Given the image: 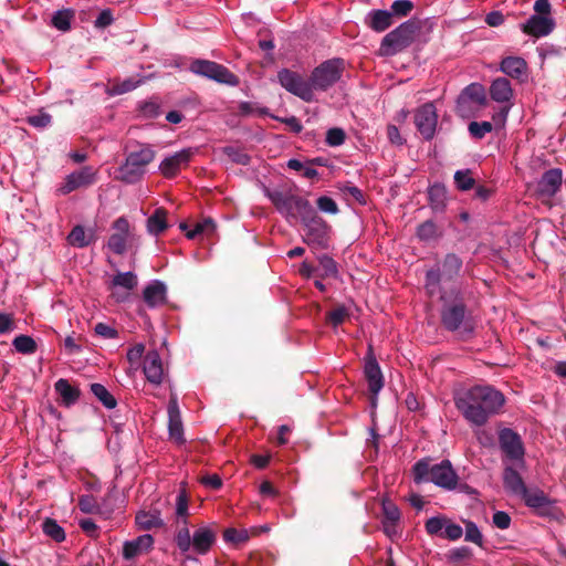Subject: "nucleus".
Wrapping results in <instances>:
<instances>
[{
  "mask_svg": "<svg viewBox=\"0 0 566 566\" xmlns=\"http://www.w3.org/2000/svg\"><path fill=\"white\" fill-rule=\"evenodd\" d=\"M75 17V11L73 9H62L57 10L51 20L52 25L62 32H67L71 30V22Z\"/></svg>",
  "mask_w": 566,
  "mask_h": 566,
  "instance_id": "obj_35",
  "label": "nucleus"
},
{
  "mask_svg": "<svg viewBox=\"0 0 566 566\" xmlns=\"http://www.w3.org/2000/svg\"><path fill=\"white\" fill-rule=\"evenodd\" d=\"M415 9V4L410 0H396L390 6V13L392 18L396 19H402L408 17L411 11Z\"/></svg>",
  "mask_w": 566,
  "mask_h": 566,
  "instance_id": "obj_41",
  "label": "nucleus"
},
{
  "mask_svg": "<svg viewBox=\"0 0 566 566\" xmlns=\"http://www.w3.org/2000/svg\"><path fill=\"white\" fill-rule=\"evenodd\" d=\"M490 95L495 102H510L513 96V90L510 81L505 77L495 78L490 86Z\"/></svg>",
  "mask_w": 566,
  "mask_h": 566,
  "instance_id": "obj_29",
  "label": "nucleus"
},
{
  "mask_svg": "<svg viewBox=\"0 0 566 566\" xmlns=\"http://www.w3.org/2000/svg\"><path fill=\"white\" fill-rule=\"evenodd\" d=\"M96 181V170L91 166H84L80 170L67 175L64 182L57 188L60 195H69L72 191L88 187Z\"/></svg>",
  "mask_w": 566,
  "mask_h": 566,
  "instance_id": "obj_13",
  "label": "nucleus"
},
{
  "mask_svg": "<svg viewBox=\"0 0 566 566\" xmlns=\"http://www.w3.org/2000/svg\"><path fill=\"white\" fill-rule=\"evenodd\" d=\"M272 118L287 125L290 127V129L295 134L301 133L303 129V126H302L300 119L295 116L285 117V118H282L279 116H272Z\"/></svg>",
  "mask_w": 566,
  "mask_h": 566,
  "instance_id": "obj_59",
  "label": "nucleus"
},
{
  "mask_svg": "<svg viewBox=\"0 0 566 566\" xmlns=\"http://www.w3.org/2000/svg\"><path fill=\"white\" fill-rule=\"evenodd\" d=\"M463 535V530L459 524L453 523L450 518L444 527V532L441 537L449 541H458Z\"/></svg>",
  "mask_w": 566,
  "mask_h": 566,
  "instance_id": "obj_54",
  "label": "nucleus"
},
{
  "mask_svg": "<svg viewBox=\"0 0 566 566\" xmlns=\"http://www.w3.org/2000/svg\"><path fill=\"white\" fill-rule=\"evenodd\" d=\"M463 266L462 259L455 253H448L437 268L430 269L426 273L424 287L429 295H434L441 286H448L447 283L453 282L460 274Z\"/></svg>",
  "mask_w": 566,
  "mask_h": 566,
  "instance_id": "obj_4",
  "label": "nucleus"
},
{
  "mask_svg": "<svg viewBox=\"0 0 566 566\" xmlns=\"http://www.w3.org/2000/svg\"><path fill=\"white\" fill-rule=\"evenodd\" d=\"M155 150L146 144H138L136 149H132L118 168L116 179L125 184H135L139 181L146 172V167L155 159Z\"/></svg>",
  "mask_w": 566,
  "mask_h": 566,
  "instance_id": "obj_3",
  "label": "nucleus"
},
{
  "mask_svg": "<svg viewBox=\"0 0 566 566\" xmlns=\"http://www.w3.org/2000/svg\"><path fill=\"white\" fill-rule=\"evenodd\" d=\"M268 197L276 210L287 218L301 219L313 208L307 199L292 193L272 191L268 193Z\"/></svg>",
  "mask_w": 566,
  "mask_h": 566,
  "instance_id": "obj_9",
  "label": "nucleus"
},
{
  "mask_svg": "<svg viewBox=\"0 0 566 566\" xmlns=\"http://www.w3.org/2000/svg\"><path fill=\"white\" fill-rule=\"evenodd\" d=\"M13 346L17 352L22 354H32L36 350L35 340L28 335H19L13 339Z\"/></svg>",
  "mask_w": 566,
  "mask_h": 566,
  "instance_id": "obj_42",
  "label": "nucleus"
},
{
  "mask_svg": "<svg viewBox=\"0 0 566 566\" xmlns=\"http://www.w3.org/2000/svg\"><path fill=\"white\" fill-rule=\"evenodd\" d=\"M563 172L559 168L545 171L537 182L536 192L541 198H552L560 189Z\"/></svg>",
  "mask_w": 566,
  "mask_h": 566,
  "instance_id": "obj_17",
  "label": "nucleus"
},
{
  "mask_svg": "<svg viewBox=\"0 0 566 566\" xmlns=\"http://www.w3.org/2000/svg\"><path fill=\"white\" fill-rule=\"evenodd\" d=\"M525 501L526 505L536 510H545L549 505L548 499L542 491H528L522 492L520 495Z\"/></svg>",
  "mask_w": 566,
  "mask_h": 566,
  "instance_id": "obj_36",
  "label": "nucleus"
},
{
  "mask_svg": "<svg viewBox=\"0 0 566 566\" xmlns=\"http://www.w3.org/2000/svg\"><path fill=\"white\" fill-rule=\"evenodd\" d=\"M382 512H384V515H385V521L384 522H387V523H390V524H396L399 521V518H400V511H399V509L397 507V505H395L390 501H384L382 502Z\"/></svg>",
  "mask_w": 566,
  "mask_h": 566,
  "instance_id": "obj_50",
  "label": "nucleus"
},
{
  "mask_svg": "<svg viewBox=\"0 0 566 566\" xmlns=\"http://www.w3.org/2000/svg\"><path fill=\"white\" fill-rule=\"evenodd\" d=\"M144 374L154 385H160L164 369L159 354L156 350L147 353L144 358Z\"/></svg>",
  "mask_w": 566,
  "mask_h": 566,
  "instance_id": "obj_21",
  "label": "nucleus"
},
{
  "mask_svg": "<svg viewBox=\"0 0 566 566\" xmlns=\"http://www.w3.org/2000/svg\"><path fill=\"white\" fill-rule=\"evenodd\" d=\"M80 397V391H60L59 402L65 407L74 405Z\"/></svg>",
  "mask_w": 566,
  "mask_h": 566,
  "instance_id": "obj_62",
  "label": "nucleus"
},
{
  "mask_svg": "<svg viewBox=\"0 0 566 566\" xmlns=\"http://www.w3.org/2000/svg\"><path fill=\"white\" fill-rule=\"evenodd\" d=\"M113 285L133 290L137 285V276L133 272L117 273L113 277Z\"/></svg>",
  "mask_w": 566,
  "mask_h": 566,
  "instance_id": "obj_47",
  "label": "nucleus"
},
{
  "mask_svg": "<svg viewBox=\"0 0 566 566\" xmlns=\"http://www.w3.org/2000/svg\"><path fill=\"white\" fill-rule=\"evenodd\" d=\"M492 522H493L494 526H496L497 528L506 530L511 525V517L504 511H496L493 514Z\"/></svg>",
  "mask_w": 566,
  "mask_h": 566,
  "instance_id": "obj_57",
  "label": "nucleus"
},
{
  "mask_svg": "<svg viewBox=\"0 0 566 566\" xmlns=\"http://www.w3.org/2000/svg\"><path fill=\"white\" fill-rule=\"evenodd\" d=\"M468 130L473 138L482 139L493 130V124L491 122H471Z\"/></svg>",
  "mask_w": 566,
  "mask_h": 566,
  "instance_id": "obj_43",
  "label": "nucleus"
},
{
  "mask_svg": "<svg viewBox=\"0 0 566 566\" xmlns=\"http://www.w3.org/2000/svg\"><path fill=\"white\" fill-rule=\"evenodd\" d=\"M29 125L35 128H45L52 122V116L45 112L40 111L38 114L27 118Z\"/></svg>",
  "mask_w": 566,
  "mask_h": 566,
  "instance_id": "obj_51",
  "label": "nucleus"
},
{
  "mask_svg": "<svg viewBox=\"0 0 566 566\" xmlns=\"http://www.w3.org/2000/svg\"><path fill=\"white\" fill-rule=\"evenodd\" d=\"M485 99L484 87L481 84L472 83L468 85L458 97L457 108L459 112H462L469 102L483 105Z\"/></svg>",
  "mask_w": 566,
  "mask_h": 566,
  "instance_id": "obj_25",
  "label": "nucleus"
},
{
  "mask_svg": "<svg viewBox=\"0 0 566 566\" xmlns=\"http://www.w3.org/2000/svg\"><path fill=\"white\" fill-rule=\"evenodd\" d=\"M193 154L191 148H187L166 157L159 165L160 172L166 178L175 177L181 168L188 166Z\"/></svg>",
  "mask_w": 566,
  "mask_h": 566,
  "instance_id": "obj_16",
  "label": "nucleus"
},
{
  "mask_svg": "<svg viewBox=\"0 0 566 566\" xmlns=\"http://www.w3.org/2000/svg\"><path fill=\"white\" fill-rule=\"evenodd\" d=\"M154 544V538L149 534L138 536L133 541H127L123 546V556L126 559H133L147 553Z\"/></svg>",
  "mask_w": 566,
  "mask_h": 566,
  "instance_id": "obj_22",
  "label": "nucleus"
},
{
  "mask_svg": "<svg viewBox=\"0 0 566 566\" xmlns=\"http://www.w3.org/2000/svg\"><path fill=\"white\" fill-rule=\"evenodd\" d=\"M345 71V61L342 57H333L322 62L310 75L312 93L325 92L336 84Z\"/></svg>",
  "mask_w": 566,
  "mask_h": 566,
  "instance_id": "obj_7",
  "label": "nucleus"
},
{
  "mask_svg": "<svg viewBox=\"0 0 566 566\" xmlns=\"http://www.w3.org/2000/svg\"><path fill=\"white\" fill-rule=\"evenodd\" d=\"M428 481L446 490H453L458 483V475L449 461H442L430 468Z\"/></svg>",
  "mask_w": 566,
  "mask_h": 566,
  "instance_id": "obj_15",
  "label": "nucleus"
},
{
  "mask_svg": "<svg viewBox=\"0 0 566 566\" xmlns=\"http://www.w3.org/2000/svg\"><path fill=\"white\" fill-rule=\"evenodd\" d=\"M503 481L505 489L516 495H521L522 492H525V484L518 474L517 471H515L512 468H506L503 473Z\"/></svg>",
  "mask_w": 566,
  "mask_h": 566,
  "instance_id": "obj_32",
  "label": "nucleus"
},
{
  "mask_svg": "<svg viewBox=\"0 0 566 566\" xmlns=\"http://www.w3.org/2000/svg\"><path fill=\"white\" fill-rule=\"evenodd\" d=\"M440 323L448 332H460L472 334L474 323L472 311L469 307L470 295L460 284L452 283L450 286L439 289Z\"/></svg>",
  "mask_w": 566,
  "mask_h": 566,
  "instance_id": "obj_1",
  "label": "nucleus"
},
{
  "mask_svg": "<svg viewBox=\"0 0 566 566\" xmlns=\"http://www.w3.org/2000/svg\"><path fill=\"white\" fill-rule=\"evenodd\" d=\"M300 220L305 231L303 241L312 248L326 249L331 230L329 224L318 216L314 208L310 209Z\"/></svg>",
  "mask_w": 566,
  "mask_h": 566,
  "instance_id": "obj_8",
  "label": "nucleus"
},
{
  "mask_svg": "<svg viewBox=\"0 0 566 566\" xmlns=\"http://www.w3.org/2000/svg\"><path fill=\"white\" fill-rule=\"evenodd\" d=\"M430 468L431 467L428 461H418L413 467L415 481L417 483L428 481V478L430 476Z\"/></svg>",
  "mask_w": 566,
  "mask_h": 566,
  "instance_id": "obj_52",
  "label": "nucleus"
},
{
  "mask_svg": "<svg viewBox=\"0 0 566 566\" xmlns=\"http://www.w3.org/2000/svg\"><path fill=\"white\" fill-rule=\"evenodd\" d=\"M463 523L465 526V541L482 546L483 535L478 525L469 520H464Z\"/></svg>",
  "mask_w": 566,
  "mask_h": 566,
  "instance_id": "obj_45",
  "label": "nucleus"
},
{
  "mask_svg": "<svg viewBox=\"0 0 566 566\" xmlns=\"http://www.w3.org/2000/svg\"><path fill=\"white\" fill-rule=\"evenodd\" d=\"M277 80L282 87L293 95L300 97L305 102H312L314 94L310 84V78L306 81L296 72L289 69H282L277 73Z\"/></svg>",
  "mask_w": 566,
  "mask_h": 566,
  "instance_id": "obj_11",
  "label": "nucleus"
},
{
  "mask_svg": "<svg viewBox=\"0 0 566 566\" xmlns=\"http://www.w3.org/2000/svg\"><path fill=\"white\" fill-rule=\"evenodd\" d=\"M167 214V210L163 207L155 209L153 214L148 217L146 223L149 234L159 235L168 229Z\"/></svg>",
  "mask_w": 566,
  "mask_h": 566,
  "instance_id": "obj_28",
  "label": "nucleus"
},
{
  "mask_svg": "<svg viewBox=\"0 0 566 566\" xmlns=\"http://www.w3.org/2000/svg\"><path fill=\"white\" fill-rule=\"evenodd\" d=\"M94 332L96 335L106 339L116 338L118 336V332L105 323H97L94 327Z\"/></svg>",
  "mask_w": 566,
  "mask_h": 566,
  "instance_id": "obj_56",
  "label": "nucleus"
},
{
  "mask_svg": "<svg viewBox=\"0 0 566 566\" xmlns=\"http://www.w3.org/2000/svg\"><path fill=\"white\" fill-rule=\"evenodd\" d=\"M499 443L507 457L516 460L522 459L524 454V448L518 433L512 429L504 428L499 432Z\"/></svg>",
  "mask_w": 566,
  "mask_h": 566,
  "instance_id": "obj_18",
  "label": "nucleus"
},
{
  "mask_svg": "<svg viewBox=\"0 0 566 566\" xmlns=\"http://www.w3.org/2000/svg\"><path fill=\"white\" fill-rule=\"evenodd\" d=\"M346 139V134L343 128H329L326 133V144L331 147L340 146Z\"/></svg>",
  "mask_w": 566,
  "mask_h": 566,
  "instance_id": "obj_49",
  "label": "nucleus"
},
{
  "mask_svg": "<svg viewBox=\"0 0 566 566\" xmlns=\"http://www.w3.org/2000/svg\"><path fill=\"white\" fill-rule=\"evenodd\" d=\"M189 70L197 75L205 76L221 84L231 86H237L239 84L237 75L230 72L222 64L213 61L201 59L193 60L189 65Z\"/></svg>",
  "mask_w": 566,
  "mask_h": 566,
  "instance_id": "obj_10",
  "label": "nucleus"
},
{
  "mask_svg": "<svg viewBox=\"0 0 566 566\" xmlns=\"http://www.w3.org/2000/svg\"><path fill=\"white\" fill-rule=\"evenodd\" d=\"M317 208L326 213L336 214L338 212V206L336 201L327 196H322L316 201Z\"/></svg>",
  "mask_w": 566,
  "mask_h": 566,
  "instance_id": "obj_55",
  "label": "nucleus"
},
{
  "mask_svg": "<svg viewBox=\"0 0 566 566\" xmlns=\"http://www.w3.org/2000/svg\"><path fill=\"white\" fill-rule=\"evenodd\" d=\"M216 230V223L211 218H207L201 222H197L195 226V232L199 233H212Z\"/></svg>",
  "mask_w": 566,
  "mask_h": 566,
  "instance_id": "obj_63",
  "label": "nucleus"
},
{
  "mask_svg": "<svg viewBox=\"0 0 566 566\" xmlns=\"http://www.w3.org/2000/svg\"><path fill=\"white\" fill-rule=\"evenodd\" d=\"M430 207L434 212H442L446 208L447 189L443 185L436 184L428 190Z\"/></svg>",
  "mask_w": 566,
  "mask_h": 566,
  "instance_id": "obj_33",
  "label": "nucleus"
},
{
  "mask_svg": "<svg viewBox=\"0 0 566 566\" xmlns=\"http://www.w3.org/2000/svg\"><path fill=\"white\" fill-rule=\"evenodd\" d=\"M417 237L420 241L430 242L442 238L443 230L432 220H426L417 227Z\"/></svg>",
  "mask_w": 566,
  "mask_h": 566,
  "instance_id": "obj_30",
  "label": "nucleus"
},
{
  "mask_svg": "<svg viewBox=\"0 0 566 566\" xmlns=\"http://www.w3.org/2000/svg\"><path fill=\"white\" fill-rule=\"evenodd\" d=\"M454 400L464 418L475 426H482L505 401L502 391H457Z\"/></svg>",
  "mask_w": 566,
  "mask_h": 566,
  "instance_id": "obj_2",
  "label": "nucleus"
},
{
  "mask_svg": "<svg viewBox=\"0 0 566 566\" xmlns=\"http://www.w3.org/2000/svg\"><path fill=\"white\" fill-rule=\"evenodd\" d=\"M438 123V115L433 103H426L415 114V124L418 132L427 140L433 138Z\"/></svg>",
  "mask_w": 566,
  "mask_h": 566,
  "instance_id": "obj_14",
  "label": "nucleus"
},
{
  "mask_svg": "<svg viewBox=\"0 0 566 566\" xmlns=\"http://www.w3.org/2000/svg\"><path fill=\"white\" fill-rule=\"evenodd\" d=\"M136 523L142 530H150L163 526V520L159 511H142L136 515Z\"/></svg>",
  "mask_w": 566,
  "mask_h": 566,
  "instance_id": "obj_34",
  "label": "nucleus"
},
{
  "mask_svg": "<svg viewBox=\"0 0 566 566\" xmlns=\"http://www.w3.org/2000/svg\"><path fill=\"white\" fill-rule=\"evenodd\" d=\"M555 21L546 15H531L528 20L521 25V30L531 36L543 38L553 32Z\"/></svg>",
  "mask_w": 566,
  "mask_h": 566,
  "instance_id": "obj_19",
  "label": "nucleus"
},
{
  "mask_svg": "<svg viewBox=\"0 0 566 566\" xmlns=\"http://www.w3.org/2000/svg\"><path fill=\"white\" fill-rule=\"evenodd\" d=\"M217 533L208 525L197 528L192 536L188 527H182L176 535V544L178 548L186 553L192 549L199 555L207 554L216 542Z\"/></svg>",
  "mask_w": 566,
  "mask_h": 566,
  "instance_id": "obj_6",
  "label": "nucleus"
},
{
  "mask_svg": "<svg viewBox=\"0 0 566 566\" xmlns=\"http://www.w3.org/2000/svg\"><path fill=\"white\" fill-rule=\"evenodd\" d=\"M321 269L323 270V273L321 274V277H333L336 279L338 276V268L335 260L327 255L322 254L317 258Z\"/></svg>",
  "mask_w": 566,
  "mask_h": 566,
  "instance_id": "obj_40",
  "label": "nucleus"
},
{
  "mask_svg": "<svg viewBox=\"0 0 566 566\" xmlns=\"http://www.w3.org/2000/svg\"><path fill=\"white\" fill-rule=\"evenodd\" d=\"M97 399L108 409L116 407V398L112 395V391H93Z\"/></svg>",
  "mask_w": 566,
  "mask_h": 566,
  "instance_id": "obj_60",
  "label": "nucleus"
},
{
  "mask_svg": "<svg viewBox=\"0 0 566 566\" xmlns=\"http://www.w3.org/2000/svg\"><path fill=\"white\" fill-rule=\"evenodd\" d=\"M94 231L90 230L86 232L82 226H75L67 237L69 243L76 248L88 247L94 241Z\"/></svg>",
  "mask_w": 566,
  "mask_h": 566,
  "instance_id": "obj_31",
  "label": "nucleus"
},
{
  "mask_svg": "<svg viewBox=\"0 0 566 566\" xmlns=\"http://www.w3.org/2000/svg\"><path fill=\"white\" fill-rule=\"evenodd\" d=\"M500 69L512 78L522 80L527 75V63L520 56H507L502 60Z\"/></svg>",
  "mask_w": 566,
  "mask_h": 566,
  "instance_id": "obj_26",
  "label": "nucleus"
},
{
  "mask_svg": "<svg viewBox=\"0 0 566 566\" xmlns=\"http://www.w3.org/2000/svg\"><path fill=\"white\" fill-rule=\"evenodd\" d=\"M349 317V311L345 305H337L326 313V323L333 327L342 325Z\"/></svg>",
  "mask_w": 566,
  "mask_h": 566,
  "instance_id": "obj_38",
  "label": "nucleus"
},
{
  "mask_svg": "<svg viewBox=\"0 0 566 566\" xmlns=\"http://www.w3.org/2000/svg\"><path fill=\"white\" fill-rule=\"evenodd\" d=\"M455 188L460 191H468L475 187V179L470 169L457 170L453 176Z\"/></svg>",
  "mask_w": 566,
  "mask_h": 566,
  "instance_id": "obj_37",
  "label": "nucleus"
},
{
  "mask_svg": "<svg viewBox=\"0 0 566 566\" xmlns=\"http://www.w3.org/2000/svg\"><path fill=\"white\" fill-rule=\"evenodd\" d=\"M420 31V23L410 19L387 33L380 43L379 54L392 56L403 51L415 41L416 34Z\"/></svg>",
  "mask_w": 566,
  "mask_h": 566,
  "instance_id": "obj_5",
  "label": "nucleus"
},
{
  "mask_svg": "<svg viewBox=\"0 0 566 566\" xmlns=\"http://www.w3.org/2000/svg\"><path fill=\"white\" fill-rule=\"evenodd\" d=\"M112 229L114 232L108 238L107 247L115 254L123 255L134 239L129 221L125 217H119L113 222Z\"/></svg>",
  "mask_w": 566,
  "mask_h": 566,
  "instance_id": "obj_12",
  "label": "nucleus"
},
{
  "mask_svg": "<svg viewBox=\"0 0 566 566\" xmlns=\"http://www.w3.org/2000/svg\"><path fill=\"white\" fill-rule=\"evenodd\" d=\"M449 518L446 515H437L427 520L426 531L432 536H442Z\"/></svg>",
  "mask_w": 566,
  "mask_h": 566,
  "instance_id": "obj_39",
  "label": "nucleus"
},
{
  "mask_svg": "<svg viewBox=\"0 0 566 566\" xmlns=\"http://www.w3.org/2000/svg\"><path fill=\"white\" fill-rule=\"evenodd\" d=\"M176 514L180 517H185L188 514V499L185 491L177 495Z\"/></svg>",
  "mask_w": 566,
  "mask_h": 566,
  "instance_id": "obj_58",
  "label": "nucleus"
},
{
  "mask_svg": "<svg viewBox=\"0 0 566 566\" xmlns=\"http://www.w3.org/2000/svg\"><path fill=\"white\" fill-rule=\"evenodd\" d=\"M43 532L55 542H63L65 539L64 530L54 520H45L43 523Z\"/></svg>",
  "mask_w": 566,
  "mask_h": 566,
  "instance_id": "obj_44",
  "label": "nucleus"
},
{
  "mask_svg": "<svg viewBox=\"0 0 566 566\" xmlns=\"http://www.w3.org/2000/svg\"><path fill=\"white\" fill-rule=\"evenodd\" d=\"M248 538L249 534L245 530L238 531L235 528H227L223 533V539L233 545L244 543Z\"/></svg>",
  "mask_w": 566,
  "mask_h": 566,
  "instance_id": "obj_48",
  "label": "nucleus"
},
{
  "mask_svg": "<svg viewBox=\"0 0 566 566\" xmlns=\"http://www.w3.org/2000/svg\"><path fill=\"white\" fill-rule=\"evenodd\" d=\"M142 81H134L133 78H127L122 82L114 83L112 86V93L116 95L125 94L135 90Z\"/></svg>",
  "mask_w": 566,
  "mask_h": 566,
  "instance_id": "obj_53",
  "label": "nucleus"
},
{
  "mask_svg": "<svg viewBox=\"0 0 566 566\" xmlns=\"http://www.w3.org/2000/svg\"><path fill=\"white\" fill-rule=\"evenodd\" d=\"M364 376L368 382V389H381L384 377L376 358L371 355L366 357Z\"/></svg>",
  "mask_w": 566,
  "mask_h": 566,
  "instance_id": "obj_27",
  "label": "nucleus"
},
{
  "mask_svg": "<svg viewBox=\"0 0 566 566\" xmlns=\"http://www.w3.org/2000/svg\"><path fill=\"white\" fill-rule=\"evenodd\" d=\"M113 21H114V19H113L112 11L109 9H105V10L101 11L98 17L96 18L95 27L103 29V28L111 25L113 23Z\"/></svg>",
  "mask_w": 566,
  "mask_h": 566,
  "instance_id": "obj_61",
  "label": "nucleus"
},
{
  "mask_svg": "<svg viewBox=\"0 0 566 566\" xmlns=\"http://www.w3.org/2000/svg\"><path fill=\"white\" fill-rule=\"evenodd\" d=\"M395 23L389 10L374 9L365 18V24L375 32H384Z\"/></svg>",
  "mask_w": 566,
  "mask_h": 566,
  "instance_id": "obj_23",
  "label": "nucleus"
},
{
  "mask_svg": "<svg viewBox=\"0 0 566 566\" xmlns=\"http://www.w3.org/2000/svg\"><path fill=\"white\" fill-rule=\"evenodd\" d=\"M551 9L552 7L548 0H536L534 3L535 13L533 15L551 17Z\"/></svg>",
  "mask_w": 566,
  "mask_h": 566,
  "instance_id": "obj_64",
  "label": "nucleus"
},
{
  "mask_svg": "<svg viewBox=\"0 0 566 566\" xmlns=\"http://www.w3.org/2000/svg\"><path fill=\"white\" fill-rule=\"evenodd\" d=\"M223 154L227 155L231 161L243 166L249 165L251 160L247 153L233 146L223 147Z\"/></svg>",
  "mask_w": 566,
  "mask_h": 566,
  "instance_id": "obj_46",
  "label": "nucleus"
},
{
  "mask_svg": "<svg viewBox=\"0 0 566 566\" xmlns=\"http://www.w3.org/2000/svg\"><path fill=\"white\" fill-rule=\"evenodd\" d=\"M143 298L149 307L165 304L167 301V287L161 281H153L143 291Z\"/></svg>",
  "mask_w": 566,
  "mask_h": 566,
  "instance_id": "obj_24",
  "label": "nucleus"
},
{
  "mask_svg": "<svg viewBox=\"0 0 566 566\" xmlns=\"http://www.w3.org/2000/svg\"><path fill=\"white\" fill-rule=\"evenodd\" d=\"M168 431L170 439L175 442L179 444L185 442L180 409L175 396L170 398L168 403Z\"/></svg>",
  "mask_w": 566,
  "mask_h": 566,
  "instance_id": "obj_20",
  "label": "nucleus"
}]
</instances>
